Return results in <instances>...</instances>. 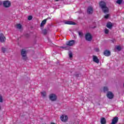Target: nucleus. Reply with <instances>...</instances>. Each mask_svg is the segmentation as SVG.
Returning <instances> with one entry per match:
<instances>
[{
    "mask_svg": "<svg viewBox=\"0 0 124 124\" xmlns=\"http://www.w3.org/2000/svg\"><path fill=\"white\" fill-rule=\"evenodd\" d=\"M49 99L51 101H56L57 100V95L55 94L51 93L49 94Z\"/></svg>",
    "mask_w": 124,
    "mask_h": 124,
    "instance_id": "39448f33",
    "label": "nucleus"
},
{
    "mask_svg": "<svg viewBox=\"0 0 124 124\" xmlns=\"http://www.w3.org/2000/svg\"><path fill=\"white\" fill-rule=\"evenodd\" d=\"M93 13V9L92 6H90L88 7L87 10V13L89 15H92V14Z\"/></svg>",
    "mask_w": 124,
    "mask_h": 124,
    "instance_id": "0eeeda50",
    "label": "nucleus"
},
{
    "mask_svg": "<svg viewBox=\"0 0 124 124\" xmlns=\"http://www.w3.org/2000/svg\"><path fill=\"white\" fill-rule=\"evenodd\" d=\"M94 28H96V27H92V29H94Z\"/></svg>",
    "mask_w": 124,
    "mask_h": 124,
    "instance_id": "e433bc0d",
    "label": "nucleus"
},
{
    "mask_svg": "<svg viewBox=\"0 0 124 124\" xmlns=\"http://www.w3.org/2000/svg\"><path fill=\"white\" fill-rule=\"evenodd\" d=\"M119 122V117H115L113 118L111 124H116Z\"/></svg>",
    "mask_w": 124,
    "mask_h": 124,
    "instance_id": "9d476101",
    "label": "nucleus"
},
{
    "mask_svg": "<svg viewBox=\"0 0 124 124\" xmlns=\"http://www.w3.org/2000/svg\"><path fill=\"white\" fill-rule=\"evenodd\" d=\"M2 52V53H4L5 52L7 51V48H4V47H2L1 48Z\"/></svg>",
    "mask_w": 124,
    "mask_h": 124,
    "instance_id": "aec40b11",
    "label": "nucleus"
},
{
    "mask_svg": "<svg viewBox=\"0 0 124 124\" xmlns=\"http://www.w3.org/2000/svg\"><path fill=\"white\" fill-rule=\"evenodd\" d=\"M105 19H108L109 18V15L107 14L105 16Z\"/></svg>",
    "mask_w": 124,
    "mask_h": 124,
    "instance_id": "2f4dec72",
    "label": "nucleus"
},
{
    "mask_svg": "<svg viewBox=\"0 0 124 124\" xmlns=\"http://www.w3.org/2000/svg\"><path fill=\"white\" fill-rule=\"evenodd\" d=\"M64 24L65 25H76V23L71 21H65Z\"/></svg>",
    "mask_w": 124,
    "mask_h": 124,
    "instance_id": "2eb2a0df",
    "label": "nucleus"
},
{
    "mask_svg": "<svg viewBox=\"0 0 124 124\" xmlns=\"http://www.w3.org/2000/svg\"><path fill=\"white\" fill-rule=\"evenodd\" d=\"M111 41L113 43H114V41L112 40Z\"/></svg>",
    "mask_w": 124,
    "mask_h": 124,
    "instance_id": "4c0bfd02",
    "label": "nucleus"
},
{
    "mask_svg": "<svg viewBox=\"0 0 124 124\" xmlns=\"http://www.w3.org/2000/svg\"><path fill=\"white\" fill-rule=\"evenodd\" d=\"M28 19L29 21H31V20L32 19V16H28Z\"/></svg>",
    "mask_w": 124,
    "mask_h": 124,
    "instance_id": "bb28decb",
    "label": "nucleus"
},
{
    "mask_svg": "<svg viewBox=\"0 0 124 124\" xmlns=\"http://www.w3.org/2000/svg\"><path fill=\"white\" fill-rule=\"evenodd\" d=\"M74 44H75V40H74L67 42V43L66 44L67 46H73V45H74Z\"/></svg>",
    "mask_w": 124,
    "mask_h": 124,
    "instance_id": "1a4fd4ad",
    "label": "nucleus"
},
{
    "mask_svg": "<svg viewBox=\"0 0 124 124\" xmlns=\"http://www.w3.org/2000/svg\"><path fill=\"white\" fill-rule=\"evenodd\" d=\"M101 124H106V119L105 118L103 117L101 119Z\"/></svg>",
    "mask_w": 124,
    "mask_h": 124,
    "instance_id": "f3484780",
    "label": "nucleus"
},
{
    "mask_svg": "<svg viewBox=\"0 0 124 124\" xmlns=\"http://www.w3.org/2000/svg\"><path fill=\"white\" fill-rule=\"evenodd\" d=\"M114 94L113 93H112V92L109 91L107 93V97L108 98V99H113V98H114Z\"/></svg>",
    "mask_w": 124,
    "mask_h": 124,
    "instance_id": "423d86ee",
    "label": "nucleus"
},
{
    "mask_svg": "<svg viewBox=\"0 0 124 124\" xmlns=\"http://www.w3.org/2000/svg\"><path fill=\"white\" fill-rule=\"evenodd\" d=\"M25 36L26 37H30V34H28V33H26V34H25Z\"/></svg>",
    "mask_w": 124,
    "mask_h": 124,
    "instance_id": "473e14b6",
    "label": "nucleus"
},
{
    "mask_svg": "<svg viewBox=\"0 0 124 124\" xmlns=\"http://www.w3.org/2000/svg\"><path fill=\"white\" fill-rule=\"evenodd\" d=\"M3 6L5 8H9V7L11 6V2L9 0L3 1Z\"/></svg>",
    "mask_w": 124,
    "mask_h": 124,
    "instance_id": "7ed1b4c3",
    "label": "nucleus"
},
{
    "mask_svg": "<svg viewBox=\"0 0 124 124\" xmlns=\"http://www.w3.org/2000/svg\"><path fill=\"white\" fill-rule=\"evenodd\" d=\"M116 49L117 50H118V51H121V50H122V48L120 46H118L116 47Z\"/></svg>",
    "mask_w": 124,
    "mask_h": 124,
    "instance_id": "a878e982",
    "label": "nucleus"
},
{
    "mask_svg": "<svg viewBox=\"0 0 124 124\" xmlns=\"http://www.w3.org/2000/svg\"><path fill=\"white\" fill-rule=\"evenodd\" d=\"M103 92L104 93H108V92H109V89H108V87H104Z\"/></svg>",
    "mask_w": 124,
    "mask_h": 124,
    "instance_id": "a211bd4d",
    "label": "nucleus"
},
{
    "mask_svg": "<svg viewBox=\"0 0 124 124\" xmlns=\"http://www.w3.org/2000/svg\"><path fill=\"white\" fill-rule=\"evenodd\" d=\"M105 33H106V34H108V33H109V30L106 29L105 31Z\"/></svg>",
    "mask_w": 124,
    "mask_h": 124,
    "instance_id": "cd10ccee",
    "label": "nucleus"
},
{
    "mask_svg": "<svg viewBox=\"0 0 124 124\" xmlns=\"http://www.w3.org/2000/svg\"><path fill=\"white\" fill-rule=\"evenodd\" d=\"M41 94H42V96H43V97H45L46 96V92H41Z\"/></svg>",
    "mask_w": 124,
    "mask_h": 124,
    "instance_id": "4be33fe9",
    "label": "nucleus"
},
{
    "mask_svg": "<svg viewBox=\"0 0 124 124\" xmlns=\"http://www.w3.org/2000/svg\"><path fill=\"white\" fill-rule=\"evenodd\" d=\"M85 40L87 41H92L93 40V36H92L91 33L88 32L85 34Z\"/></svg>",
    "mask_w": 124,
    "mask_h": 124,
    "instance_id": "20e7f679",
    "label": "nucleus"
},
{
    "mask_svg": "<svg viewBox=\"0 0 124 124\" xmlns=\"http://www.w3.org/2000/svg\"><path fill=\"white\" fill-rule=\"evenodd\" d=\"M93 62H96V63H99V59H98L97 57L93 56Z\"/></svg>",
    "mask_w": 124,
    "mask_h": 124,
    "instance_id": "ddd939ff",
    "label": "nucleus"
},
{
    "mask_svg": "<svg viewBox=\"0 0 124 124\" xmlns=\"http://www.w3.org/2000/svg\"><path fill=\"white\" fill-rule=\"evenodd\" d=\"M60 48L64 49V50H68V47L67 46H60Z\"/></svg>",
    "mask_w": 124,
    "mask_h": 124,
    "instance_id": "393cba45",
    "label": "nucleus"
},
{
    "mask_svg": "<svg viewBox=\"0 0 124 124\" xmlns=\"http://www.w3.org/2000/svg\"><path fill=\"white\" fill-rule=\"evenodd\" d=\"M16 28L19 30H21L22 29V25L20 24H18L16 25Z\"/></svg>",
    "mask_w": 124,
    "mask_h": 124,
    "instance_id": "412c9836",
    "label": "nucleus"
},
{
    "mask_svg": "<svg viewBox=\"0 0 124 124\" xmlns=\"http://www.w3.org/2000/svg\"><path fill=\"white\" fill-rule=\"evenodd\" d=\"M46 22H47V19H45L44 20H43L41 23L40 27H44V25H45V24H46Z\"/></svg>",
    "mask_w": 124,
    "mask_h": 124,
    "instance_id": "dca6fc26",
    "label": "nucleus"
},
{
    "mask_svg": "<svg viewBox=\"0 0 124 124\" xmlns=\"http://www.w3.org/2000/svg\"><path fill=\"white\" fill-rule=\"evenodd\" d=\"M0 102L1 103L3 102L2 96L1 95H0Z\"/></svg>",
    "mask_w": 124,
    "mask_h": 124,
    "instance_id": "7c9ffc66",
    "label": "nucleus"
},
{
    "mask_svg": "<svg viewBox=\"0 0 124 124\" xmlns=\"http://www.w3.org/2000/svg\"><path fill=\"white\" fill-rule=\"evenodd\" d=\"M46 19L48 20V19H51V17H47Z\"/></svg>",
    "mask_w": 124,
    "mask_h": 124,
    "instance_id": "c9c22d12",
    "label": "nucleus"
},
{
    "mask_svg": "<svg viewBox=\"0 0 124 124\" xmlns=\"http://www.w3.org/2000/svg\"><path fill=\"white\" fill-rule=\"evenodd\" d=\"M5 37L3 33H0V42L3 43L4 41H5Z\"/></svg>",
    "mask_w": 124,
    "mask_h": 124,
    "instance_id": "f8f14e48",
    "label": "nucleus"
},
{
    "mask_svg": "<svg viewBox=\"0 0 124 124\" xmlns=\"http://www.w3.org/2000/svg\"><path fill=\"white\" fill-rule=\"evenodd\" d=\"M78 35L79 36H83V33L80 31H78Z\"/></svg>",
    "mask_w": 124,
    "mask_h": 124,
    "instance_id": "c756f323",
    "label": "nucleus"
},
{
    "mask_svg": "<svg viewBox=\"0 0 124 124\" xmlns=\"http://www.w3.org/2000/svg\"><path fill=\"white\" fill-rule=\"evenodd\" d=\"M60 119L62 122H67V120H68V117L67 115H62L61 116Z\"/></svg>",
    "mask_w": 124,
    "mask_h": 124,
    "instance_id": "6e6552de",
    "label": "nucleus"
},
{
    "mask_svg": "<svg viewBox=\"0 0 124 124\" xmlns=\"http://www.w3.org/2000/svg\"><path fill=\"white\" fill-rule=\"evenodd\" d=\"M124 0H117L116 1V3L118 4H122V2H123Z\"/></svg>",
    "mask_w": 124,
    "mask_h": 124,
    "instance_id": "5701e85b",
    "label": "nucleus"
},
{
    "mask_svg": "<svg viewBox=\"0 0 124 124\" xmlns=\"http://www.w3.org/2000/svg\"><path fill=\"white\" fill-rule=\"evenodd\" d=\"M47 30L46 29H44L43 30V34H44L45 35H46V34L47 33Z\"/></svg>",
    "mask_w": 124,
    "mask_h": 124,
    "instance_id": "b1692460",
    "label": "nucleus"
},
{
    "mask_svg": "<svg viewBox=\"0 0 124 124\" xmlns=\"http://www.w3.org/2000/svg\"><path fill=\"white\" fill-rule=\"evenodd\" d=\"M80 76H81V75H80V74H75V76L76 77H77V78H78V77H80Z\"/></svg>",
    "mask_w": 124,
    "mask_h": 124,
    "instance_id": "c85d7f7f",
    "label": "nucleus"
},
{
    "mask_svg": "<svg viewBox=\"0 0 124 124\" xmlns=\"http://www.w3.org/2000/svg\"><path fill=\"white\" fill-rule=\"evenodd\" d=\"M95 51H96V52H99V49H98V48H96Z\"/></svg>",
    "mask_w": 124,
    "mask_h": 124,
    "instance_id": "f704fd0d",
    "label": "nucleus"
},
{
    "mask_svg": "<svg viewBox=\"0 0 124 124\" xmlns=\"http://www.w3.org/2000/svg\"><path fill=\"white\" fill-rule=\"evenodd\" d=\"M104 55L106 57H109L111 56V52L108 50H105L104 52Z\"/></svg>",
    "mask_w": 124,
    "mask_h": 124,
    "instance_id": "9b49d317",
    "label": "nucleus"
},
{
    "mask_svg": "<svg viewBox=\"0 0 124 124\" xmlns=\"http://www.w3.org/2000/svg\"><path fill=\"white\" fill-rule=\"evenodd\" d=\"M100 7L102 9V10L104 13H108L109 8L106 6V3L103 1H101L99 2Z\"/></svg>",
    "mask_w": 124,
    "mask_h": 124,
    "instance_id": "f257e3e1",
    "label": "nucleus"
},
{
    "mask_svg": "<svg viewBox=\"0 0 124 124\" xmlns=\"http://www.w3.org/2000/svg\"><path fill=\"white\" fill-rule=\"evenodd\" d=\"M3 4V1H0V6Z\"/></svg>",
    "mask_w": 124,
    "mask_h": 124,
    "instance_id": "72a5a7b5",
    "label": "nucleus"
},
{
    "mask_svg": "<svg viewBox=\"0 0 124 124\" xmlns=\"http://www.w3.org/2000/svg\"><path fill=\"white\" fill-rule=\"evenodd\" d=\"M69 57L70 59L73 58V53L72 51H69L68 52Z\"/></svg>",
    "mask_w": 124,
    "mask_h": 124,
    "instance_id": "6ab92c4d",
    "label": "nucleus"
},
{
    "mask_svg": "<svg viewBox=\"0 0 124 124\" xmlns=\"http://www.w3.org/2000/svg\"><path fill=\"white\" fill-rule=\"evenodd\" d=\"M107 28L111 29L112 28H113V23L111 22H108L107 24Z\"/></svg>",
    "mask_w": 124,
    "mask_h": 124,
    "instance_id": "4468645a",
    "label": "nucleus"
},
{
    "mask_svg": "<svg viewBox=\"0 0 124 124\" xmlns=\"http://www.w3.org/2000/svg\"><path fill=\"white\" fill-rule=\"evenodd\" d=\"M21 55L22 57V60L23 61H28V56H27V50L24 49L21 50Z\"/></svg>",
    "mask_w": 124,
    "mask_h": 124,
    "instance_id": "f03ea898",
    "label": "nucleus"
}]
</instances>
